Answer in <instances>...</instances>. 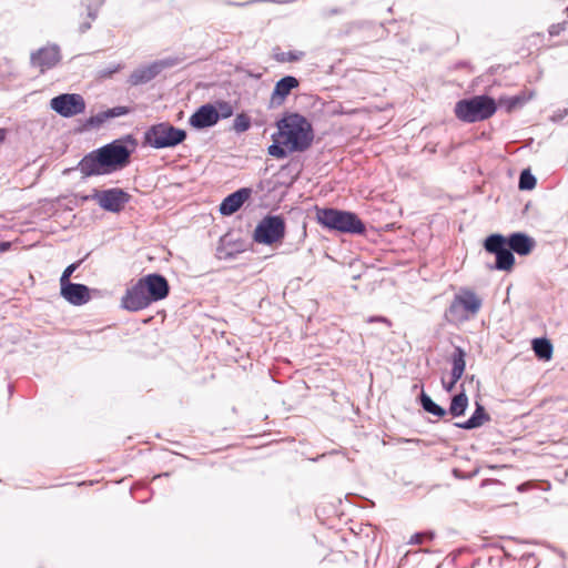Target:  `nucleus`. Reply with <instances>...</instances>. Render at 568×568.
Instances as JSON below:
<instances>
[{
  "label": "nucleus",
  "mask_w": 568,
  "mask_h": 568,
  "mask_svg": "<svg viewBox=\"0 0 568 568\" xmlns=\"http://www.w3.org/2000/svg\"><path fill=\"white\" fill-rule=\"evenodd\" d=\"M277 131L272 134L273 143L267 152L276 159L290 153L306 151L314 140L311 122L298 113H286L276 122Z\"/></svg>",
  "instance_id": "1"
},
{
  "label": "nucleus",
  "mask_w": 568,
  "mask_h": 568,
  "mask_svg": "<svg viewBox=\"0 0 568 568\" xmlns=\"http://www.w3.org/2000/svg\"><path fill=\"white\" fill-rule=\"evenodd\" d=\"M131 151L121 140H115L91 151L78 163L77 169L84 178L110 174L124 168L130 161Z\"/></svg>",
  "instance_id": "2"
},
{
  "label": "nucleus",
  "mask_w": 568,
  "mask_h": 568,
  "mask_svg": "<svg viewBox=\"0 0 568 568\" xmlns=\"http://www.w3.org/2000/svg\"><path fill=\"white\" fill-rule=\"evenodd\" d=\"M316 220L325 229L341 233L363 234L365 224L353 212L337 209L316 207Z\"/></svg>",
  "instance_id": "3"
},
{
  "label": "nucleus",
  "mask_w": 568,
  "mask_h": 568,
  "mask_svg": "<svg viewBox=\"0 0 568 568\" xmlns=\"http://www.w3.org/2000/svg\"><path fill=\"white\" fill-rule=\"evenodd\" d=\"M497 110L495 100L487 95H476L456 103L455 115L463 122L474 123L489 119Z\"/></svg>",
  "instance_id": "4"
},
{
  "label": "nucleus",
  "mask_w": 568,
  "mask_h": 568,
  "mask_svg": "<svg viewBox=\"0 0 568 568\" xmlns=\"http://www.w3.org/2000/svg\"><path fill=\"white\" fill-rule=\"evenodd\" d=\"M481 305V300L473 291L462 290L454 296L446 312L447 321L454 324L464 323L474 317Z\"/></svg>",
  "instance_id": "5"
},
{
  "label": "nucleus",
  "mask_w": 568,
  "mask_h": 568,
  "mask_svg": "<svg viewBox=\"0 0 568 568\" xmlns=\"http://www.w3.org/2000/svg\"><path fill=\"white\" fill-rule=\"evenodd\" d=\"M186 139V132L170 124L161 122L151 125L144 132V143L154 149L174 148Z\"/></svg>",
  "instance_id": "6"
},
{
  "label": "nucleus",
  "mask_w": 568,
  "mask_h": 568,
  "mask_svg": "<svg viewBox=\"0 0 568 568\" xmlns=\"http://www.w3.org/2000/svg\"><path fill=\"white\" fill-rule=\"evenodd\" d=\"M285 236V222L280 215H267L256 225L253 240L256 243L272 245Z\"/></svg>",
  "instance_id": "7"
},
{
  "label": "nucleus",
  "mask_w": 568,
  "mask_h": 568,
  "mask_svg": "<svg viewBox=\"0 0 568 568\" xmlns=\"http://www.w3.org/2000/svg\"><path fill=\"white\" fill-rule=\"evenodd\" d=\"M484 248L496 256V263L491 268L507 272L513 270L515 257L504 235H489L484 242Z\"/></svg>",
  "instance_id": "8"
},
{
  "label": "nucleus",
  "mask_w": 568,
  "mask_h": 568,
  "mask_svg": "<svg viewBox=\"0 0 568 568\" xmlns=\"http://www.w3.org/2000/svg\"><path fill=\"white\" fill-rule=\"evenodd\" d=\"M50 106L63 118H72L85 110V101L81 94L63 93L50 101Z\"/></svg>",
  "instance_id": "9"
},
{
  "label": "nucleus",
  "mask_w": 568,
  "mask_h": 568,
  "mask_svg": "<svg viewBox=\"0 0 568 568\" xmlns=\"http://www.w3.org/2000/svg\"><path fill=\"white\" fill-rule=\"evenodd\" d=\"M93 199L103 210L119 213L130 201V195L122 189L114 187L104 191H97L93 194Z\"/></svg>",
  "instance_id": "10"
},
{
  "label": "nucleus",
  "mask_w": 568,
  "mask_h": 568,
  "mask_svg": "<svg viewBox=\"0 0 568 568\" xmlns=\"http://www.w3.org/2000/svg\"><path fill=\"white\" fill-rule=\"evenodd\" d=\"M61 60L60 48L57 44H48L38 49L30 55V64L39 69L40 73L54 68Z\"/></svg>",
  "instance_id": "11"
},
{
  "label": "nucleus",
  "mask_w": 568,
  "mask_h": 568,
  "mask_svg": "<svg viewBox=\"0 0 568 568\" xmlns=\"http://www.w3.org/2000/svg\"><path fill=\"white\" fill-rule=\"evenodd\" d=\"M150 305L151 301L141 278L122 297V306L131 312L144 310Z\"/></svg>",
  "instance_id": "12"
},
{
  "label": "nucleus",
  "mask_w": 568,
  "mask_h": 568,
  "mask_svg": "<svg viewBox=\"0 0 568 568\" xmlns=\"http://www.w3.org/2000/svg\"><path fill=\"white\" fill-rule=\"evenodd\" d=\"M144 288L148 292V297L153 302L165 298L169 294V283L166 278L159 274H148L141 277Z\"/></svg>",
  "instance_id": "13"
},
{
  "label": "nucleus",
  "mask_w": 568,
  "mask_h": 568,
  "mask_svg": "<svg viewBox=\"0 0 568 568\" xmlns=\"http://www.w3.org/2000/svg\"><path fill=\"white\" fill-rule=\"evenodd\" d=\"M60 295L75 306L87 304L91 298L90 288L87 285L71 282L60 285Z\"/></svg>",
  "instance_id": "14"
},
{
  "label": "nucleus",
  "mask_w": 568,
  "mask_h": 568,
  "mask_svg": "<svg viewBox=\"0 0 568 568\" xmlns=\"http://www.w3.org/2000/svg\"><path fill=\"white\" fill-rule=\"evenodd\" d=\"M220 120V113L213 104H204L200 106L189 119L191 126L195 129H204L212 126Z\"/></svg>",
  "instance_id": "15"
},
{
  "label": "nucleus",
  "mask_w": 568,
  "mask_h": 568,
  "mask_svg": "<svg viewBox=\"0 0 568 568\" xmlns=\"http://www.w3.org/2000/svg\"><path fill=\"white\" fill-rule=\"evenodd\" d=\"M169 65L170 64L165 61H155L150 65L141 67L131 73L129 82L132 85L144 84L153 80L164 68Z\"/></svg>",
  "instance_id": "16"
},
{
  "label": "nucleus",
  "mask_w": 568,
  "mask_h": 568,
  "mask_svg": "<svg viewBox=\"0 0 568 568\" xmlns=\"http://www.w3.org/2000/svg\"><path fill=\"white\" fill-rule=\"evenodd\" d=\"M300 85L298 80L293 75H286L275 83L271 95V105H282L293 89Z\"/></svg>",
  "instance_id": "17"
},
{
  "label": "nucleus",
  "mask_w": 568,
  "mask_h": 568,
  "mask_svg": "<svg viewBox=\"0 0 568 568\" xmlns=\"http://www.w3.org/2000/svg\"><path fill=\"white\" fill-rule=\"evenodd\" d=\"M465 356H466V354L462 347H456L454 353L452 354V357H450L452 381L449 383H446L445 381H443V387L448 393L454 389L456 383L462 378V376L465 372V367H466Z\"/></svg>",
  "instance_id": "18"
},
{
  "label": "nucleus",
  "mask_w": 568,
  "mask_h": 568,
  "mask_svg": "<svg viewBox=\"0 0 568 568\" xmlns=\"http://www.w3.org/2000/svg\"><path fill=\"white\" fill-rule=\"evenodd\" d=\"M252 194V190L247 187L240 189L227 195L220 205L222 215H231L235 213Z\"/></svg>",
  "instance_id": "19"
},
{
  "label": "nucleus",
  "mask_w": 568,
  "mask_h": 568,
  "mask_svg": "<svg viewBox=\"0 0 568 568\" xmlns=\"http://www.w3.org/2000/svg\"><path fill=\"white\" fill-rule=\"evenodd\" d=\"M507 244L510 247L511 252L517 253L518 255L526 256L531 253L534 250L536 242L532 237L528 236L525 233H513L507 239Z\"/></svg>",
  "instance_id": "20"
},
{
  "label": "nucleus",
  "mask_w": 568,
  "mask_h": 568,
  "mask_svg": "<svg viewBox=\"0 0 568 568\" xmlns=\"http://www.w3.org/2000/svg\"><path fill=\"white\" fill-rule=\"evenodd\" d=\"M487 420H489V415L485 412L484 406L477 403L476 409L470 418L464 423H456L455 426L463 429H473L480 427Z\"/></svg>",
  "instance_id": "21"
},
{
  "label": "nucleus",
  "mask_w": 568,
  "mask_h": 568,
  "mask_svg": "<svg viewBox=\"0 0 568 568\" xmlns=\"http://www.w3.org/2000/svg\"><path fill=\"white\" fill-rule=\"evenodd\" d=\"M532 349L540 359L549 361L552 356V345L547 338H535Z\"/></svg>",
  "instance_id": "22"
},
{
  "label": "nucleus",
  "mask_w": 568,
  "mask_h": 568,
  "mask_svg": "<svg viewBox=\"0 0 568 568\" xmlns=\"http://www.w3.org/2000/svg\"><path fill=\"white\" fill-rule=\"evenodd\" d=\"M467 406H468V398H467L466 394L459 393L453 397L450 406H449V413L454 417L462 416V415H464Z\"/></svg>",
  "instance_id": "23"
},
{
  "label": "nucleus",
  "mask_w": 568,
  "mask_h": 568,
  "mask_svg": "<svg viewBox=\"0 0 568 568\" xmlns=\"http://www.w3.org/2000/svg\"><path fill=\"white\" fill-rule=\"evenodd\" d=\"M420 403L424 410H426L429 414H433L437 417H444L446 415V410L436 403H434L432 398L425 393H422L420 395Z\"/></svg>",
  "instance_id": "24"
},
{
  "label": "nucleus",
  "mask_w": 568,
  "mask_h": 568,
  "mask_svg": "<svg viewBox=\"0 0 568 568\" xmlns=\"http://www.w3.org/2000/svg\"><path fill=\"white\" fill-rule=\"evenodd\" d=\"M305 52L300 50H292V51H280L274 53V59L277 62H295L300 61L304 58Z\"/></svg>",
  "instance_id": "25"
},
{
  "label": "nucleus",
  "mask_w": 568,
  "mask_h": 568,
  "mask_svg": "<svg viewBox=\"0 0 568 568\" xmlns=\"http://www.w3.org/2000/svg\"><path fill=\"white\" fill-rule=\"evenodd\" d=\"M251 128V119L248 115L241 113L237 114L233 122V129L237 133H243Z\"/></svg>",
  "instance_id": "26"
},
{
  "label": "nucleus",
  "mask_w": 568,
  "mask_h": 568,
  "mask_svg": "<svg viewBox=\"0 0 568 568\" xmlns=\"http://www.w3.org/2000/svg\"><path fill=\"white\" fill-rule=\"evenodd\" d=\"M535 185L536 178L528 170H524L519 176V189L532 190Z\"/></svg>",
  "instance_id": "27"
},
{
  "label": "nucleus",
  "mask_w": 568,
  "mask_h": 568,
  "mask_svg": "<svg viewBox=\"0 0 568 568\" xmlns=\"http://www.w3.org/2000/svg\"><path fill=\"white\" fill-rule=\"evenodd\" d=\"M103 4V0H84V6L88 11V18L93 21L98 17V12Z\"/></svg>",
  "instance_id": "28"
},
{
  "label": "nucleus",
  "mask_w": 568,
  "mask_h": 568,
  "mask_svg": "<svg viewBox=\"0 0 568 568\" xmlns=\"http://www.w3.org/2000/svg\"><path fill=\"white\" fill-rule=\"evenodd\" d=\"M82 263V261H78L75 263H72L70 264L62 273L61 277H60V285L61 284H65V283H70V277L71 275L73 274V272L80 266V264Z\"/></svg>",
  "instance_id": "29"
},
{
  "label": "nucleus",
  "mask_w": 568,
  "mask_h": 568,
  "mask_svg": "<svg viewBox=\"0 0 568 568\" xmlns=\"http://www.w3.org/2000/svg\"><path fill=\"white\" fill-rule=\"evenodd\" d=\"M126 113H128V109L126 108L118 106V108L110 109L105 113V116L106 118H114V116H120V115H123V114H126Z\"/></svg>",
  "instance_id": "30"
},
{
  "label": "nucleus",
  "mask_w": 568,
  "mask_h": 568,
  "mask_svg": "<svg viewBox=\"0 0 568 568\" xmlns=\"http://www.w3.org/2000/svg\"><path fill=\"white\" fill-rule=\"evenodd\" d=\"M425 538H433V534L417 532L410 538V544H422Z\"/></svg>",
  "instance_id": "31"
},
{
  "label": "nucleus",
  "mask_w": 568,
  "mask_h": 568,
  "mask_svg": "<svg viewBox=\"0 0 568 568\" xmlns=\"http://www.w3.org/2000/svg\"><path fill=\"white\" fill-rule=\"evenodd\" d=\"M219 106H220V110H221V115L223 118H229V116L232 115L233 109H232V106L229 103L222 102V103L219 104Z\"/></svg>",
  "instance_id": "32"
},
{
  "label": "nucleus",
  "mask_w": 568,
  "mask_h": 568,
  "mask_svg": "<svg viewBox=\"0 0 568 568\" xmlns=\"http://www.w3.org/2000/svg\"><path fill=\"white\" fill-rule=\"evenodd\" d=\"M368 323H373V322H381V323H385L387 326H390L392 323L388 318L386 317H383V316H372L367 320Z\"/></svg>",
  "instance_id": "33"
},
{
  "label": "nucleus",
  "mask_w": 568,
  "mask_h": 568,
  "mask_svg": "<svg viewBox=\"0 0 568 568\" xmlns=\"http://www.w3.org/2000/svg\"><path fill=\"white\" fill-rule=\"evenodd\" d=\"M253 2H275V0H252V1H248V2H245V3H237V2H227V4L230 6H236V7H242V6H245V4H248V3H253Z\"/></svg>",
  "instance_id": "34"
},
{
  "label": "nucleus",
  "mask_w": 568,
  "mask_h": 568,
  "mask_svg": "<svg viewBox=\"0 0 568 568\" xmlns=\"http://www.w3.org/2000/svg\"><path fill=\"white\" fill-rule=\"evenodd\" d=\"M90 28H91V20H90V21H87V22L81 23V26H80V32H81V33H84V32H85V31H88Z\"/></svg>",
  "instance_id": "35"
},
{
  "label": "nucleus",
  "mask_w": 568,
  "mask_h": 568,
  "mask_svg": "<svg viewBox=\"0 0 568 568\" xmlns=\"http://www.w3.org/2000/svg\"><path fill=\"white\" fill-rule=\"evenodd\" d=\"M11 247L10 242L0 243V253L7 252Z\"/></svg>",
  "instance_id": "36"
},
{
  "label": "nucleus",
  "mask_w": 568,
  "mask_h": 568,
  "mask_svg": "<svg viewBox=\"0 0 568 568\" xmlns=\"http://www.w3.org/2000/svg\"><path fill=\"white\" fill-rule=\"evenodd\" d=\"M337 113H341V114H353V113H355V111H354V110H351V111H348V110H344V109L341 106V109L337 111Z\"/></svg>",
  "instance_id": "37"
},
{
  "label": "nucleus",
  "mask_w": 568,
  "mask_h": 568,
  "mask_svg": "<svg viewBox=\"0 0 568 568\" xmlns=\"http://www.w3.org/2000/svg\"><path fill=\"white\" fill-rule=\"evenodd\" d=\"M6 138V132L4 130L0 129V142H2Z\"/></svg>",
  "instance_id": "38"
}]
</instances>
